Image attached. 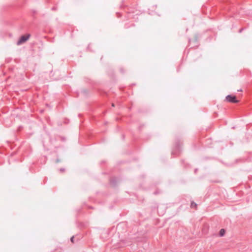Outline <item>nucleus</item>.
I'll list each match as a JSON object with an SVG mask.
<instances>
[{
	"instance_id": "f257e3e1",
	"label": "nucleus",
	"mask_w": 252,
	"mask_h": 252,
	"mask_svg": "<svg viewBox=\"0 0 252 252\" xmlns=\"http://www.w3.org/2000/svg\"><path fill=\"white\" fill-rule=\"evenodd\" d=\"M30 35L28 34L27 35H23L22 36L19 40L17 42V45H20L25 42H26L27 40L29 39L30 38Z\"/></svg>"
},
{
	"instance_id": "f03ea898",
	"label": "nucleus",
	"mask_w": 252,
	"mask_h": 252,
	"mask_svg": "<svg viewBox=\"0 0 252 252\" xmlns=\"http://www.w3.org/2000/svg\"><path fill=\"white\" fill-rule=\"evenodd\" d=\"M226 100L232 103H237L238 101L237 100L235 96L228 95L226 97Z\"/></svg>"
},
{
	"instance_id": "7ed1b4c3",
	"label": "nucleus",
	"mask_w": 252,
	"mask_h": 252,
	"mask_svg": "<svg viewBox=\"0 0 252 252\" xmlns=\"http://www.w3.org/2000/svg\"><path fill=\"white\" fill-rule=\"evenodd\" d=\"M225 233V230L224 229H221L220 231V236H223Z\"/></svg>"
},
{
	"instance_id": "20e7f679",
	"label": "nucleus",
	"mask_w": 252,
	"mask_h": 252,
	"mask_svg": "<svg viewBox=\"0 0 252 252\" xmlns=\"http://www.w3.org/2000/svg\"><path fill=\"white\" fill-rule=\"evenodd\" d=\"M196 204L193 202H191V207L193 208L194 207H196Z\"/></svg>"
},
{
	"instance_id": "39448f33",
	"label": "nucleus",
	"mask_w": 252,
	"mask_h": 252,
	"mask_svg": "<svg viewBox=\"0 0 252 252\" xmlns=\"http://www.w3.org/2000/svg\"><path fill=\"white\" fill-rule=\"evenodd\" d=\"M73 239H74V237H72L70 239V240L72 242H73Z\"/></svg>"
},
{
	"instance_id": "423d86ee",
	"label": "nucleus",
	"mask_w": 252,
	"mask_h": 252,
	"mask_svg": "<svg viewBox=\"0 0 252 252\" xmlns=\"http://www.w3.org/2000/svg\"><path fill=\"white\" fill-rule=\"evenodd\" d=\"M60 171H64V169L61 168V169H60Z\"/></svg>"
},
{
	"instance_id": "0eeeda50",
	"label": "nucleus",
	"mask_w": 252,
	"mask_h": 252,
	"mask_svg": "<svg viewBox=\"0 0 252 252\" xmlns=\"http://www.w3.org/2000/svg\"><path fill=\"white\" fill-rule=\"evenodd\" d=\"M52 10H56V8L55 7H53V8H52Z\"/></svg>"
},
{
	"instance_id": "6e6552de",
	"label": "nucleus",
	"mask_w": 252,
	"mask_h": 252,
	"mask_svg": "<svg viewBox=\"0 0 252 252\" xmlns=\"http://www.w3.org/2000/svg\"><path fill=\"white\" fill-rule=\"evenodd\" d=\"M243 30V29H241L240 31H239V32H241Z\"/></svg>"
},
{
	"instance_id": "1a4fd4ad",
	"label": "nucleus",
	"mask_w": 252,
	"mask_h": 252,
	"mask_svg": "<svg viewBox=\"0 0 252 252\" xmlns=\"http://www.w3.org/2000/svg\"><path fill=\"white\" fill-rule=\"evenodd\" d=\"M112 106H114V104L113 103H112Z\"/></svg>"
}]
</instances>
